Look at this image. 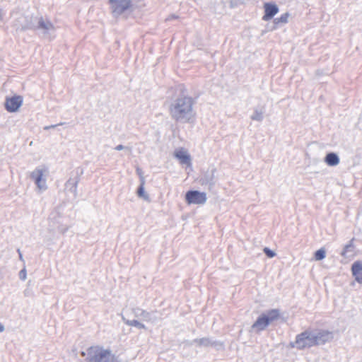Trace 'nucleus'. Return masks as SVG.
I'll return each instance as SVG.
<instances>
[{"label":"nucleus","instance_id":"1","mask_svg":"<svg viewBox=\"0 0 362 362\" xmlns=\"http://www.w3.org/2000/svg\"><path fill=\"white\" fill-rule=\"evenodd\" d=\"M82 356H86L87 362H117V358L110 349L102 346L95 345L81 352Z\"/></svg>","mask_w":362,"mask_h":362},{"label":"nucleus","instance_id":"2","mask_svg":"<svg viewBox=\"0 0 362 362\" xmlns=\"http://www.w3.org/2000/svg\"><path fill=\"white\" fill-rule=\"evenodd\" d=\"M194 100L191 97L182 96L177 98L170 107L172 117L178 121L192 111Z\"/></svg>","mask_w":362,"mask_h":362},{"label":"nucleus","instance_id":"3","mask_svg":"<svg viewBox=\"0 0 362 362\" xmlns=\"http://www.w3.org/2000/svg\"><path fill=\"white\" fill-rule=\"evenodd\" d=\"M279 317V312L278 310H270L266 314L261 315L253 324L252 327L258 331L264 330L272 322Z\"/></svg>","mask_w":362,"mask_h":362},{"label":"nucleus","instance_id":"4","mask_svg":"<svg viewBox=\"0 0 362 362\" xmlns=\"http://www.w3.org/2000/svg\"><path fill=\"white\" fill-rule=\"evenodd\" d=\"M112 13L115 16H119L132 9L133 6L132 0H109Z\"/></svg>","mask_w":362,"mask_h":362},{"label":"nucleus","instance_id":"5","mask_svg":"<svg viewBox=\"0 0 362 362\" xmlns=\"http://www.w3.org/2000/svg\"><path fill=\"white\" fill-rule=\"evenodd\" d=\"M295 344L298 349H303L316 345V339L310 332H304L296 337Z\"/></svg>","mask_w":362,"mask_h":362},{"label":"nucleus","instance_id":"6","mask_svg":"<svg viewBox=\"0 0 362 362\" xmlns=\"http://www.w3.org/2000/svg\"><path fill=\"white\" fill-rule=\"evenodd\" d=\"M207 197L205 192L197 190H189L185 194V200L188 204L202 205L206 202Z\"/></svg>","mask_w":362,"mask_h":362},{"label":"nucleus","instance_id":"7","mask_svg":"<svg viewBox=\"0 0 362 362\" xmlns=\"http://www.w3.org/2000/svg\"><path fill=\"white\" fill-rule=\"evenodd\" d=\"M23 104V98L15 95L7 98L5 101V108L9 112H16Z\"/></svg>","mask_w":362,"mask_h":362},{"label":"nucleus","instance_id":"8","mask_svg":"<svg viewBox=\"0 0 362 362\" xmlns=\"http://www.w3.org/2000/svg\"><path fill=\"white\" fill-rule=\"evenodd\" d=\"M264 8V15L262 17V20L264 21L271 20L279 12L277 6L272 3H265Z\"/></svg>","mask_w":362,"mask_h":362},{"label":"nucleus","instance_id":"9","mask_svg":"<svg viewBox=\"0 0 362 362\" xmlns=\"http://www.w3.org/2000/svg\"><path fill=\"white\" fill-rule=\"evenodd\" d=\"M351 272L356 281L360 284H362V262H354L351 267Z\"/></svg>","mask_w":362,"mask_h":362},{"label":"nucleus","instance_id":"10","mask_svg":"<svg viewBox=\"0 0 362 362\" xmlns=\"http://www.w3.org/2000/svg\"><path fill=\"white\" fill-rule=\"evenodd\" d=\"M44 171L42 169H36L33 173L32 177L35 179V183L39 189H43L45 186V180L43 179Z\"/></svg>","mask_w":362,"mask_h":362},{"label":"nucleus","instance_id":"11","mask_svg":"<svg viewBox=\"0 0 362 362\" xmlns=\"http://www.w3.org/2000/svg\"><path fill=\"white\" fill-rule=\"evenodd\" d=\"M175 156L180 160V163L190 165V157L183 148L176 150Z\"/></svg>","mask_w":362,"mask_h":362},{"label":"nucleus","instance_id":"12","mask_svg":"<svg viewBox=\"0 0 362 362\" xmlns=\"http://www.w3.org/2000/svg\"><path fill=\"white\" fill-rule=\"evenodd\" d=\"M330 335L331 333L325 330L320 331L316 335H313V338L316 339V345L327 341L329 339Z\"/></svg>","mask_w":362,"mask_h":362},{"label":"nucleus","instance_id":"13","mask_svg":"<svg viewBox=\"0 0 362 362\" xmlns=\"http://www.w3.org/2000/svg\"><path fill=\"white\" fill-rule=\"evenodd\" d=\"M325 162L327 165L334 166L339 163V159L335 153H329L325 157Z\"/></svg>","mask_w":362,"mask_h":362},{"label":"nucleus","instance_id":"14","mask_svg":"<svg viewBox=\"0 0 362 362\" xmlns=\"http://www.w3.org/2000/svg\"><path fill=\"white\" fill-rule=\"evenodd\" d=\"M315 260H322L325 257V250L324 248H320L317 250L314 255Z\"/></svg>","mask_w":362,"mask_h":362},{"label":"nucleus","instance_id":"15","mask_svg":"<svg viewBox=\"0 0 362 362\" xmlns=\"http://www.w3.org/2000/svg\"><path fill=\"white\" fill-rule=\"evenodd\" d=\"M288 13H284L282 14L279 18L276 19V23H286L288 21Z\"/></svg>","mask_w":362,"mask_h":362},{"label":"nucleus","instance_id":"16","mask_svg":"<svg viewBox=\"0 0 362 362\" xmlns=\"http://www.w3.org/2000/svg\"><path fill=\"white\" fill-rule=\"evenodd\" d=\"M39 24L41 28H45V29H49V28H51L52 26V25L50 22L47 21L46 23L43 20H41L39 22Z\"/></svg>","mask_w":362,"mask_h":362},{"label":"nucleus","instance_id":"17","mask_svg":"<svg viewBox=\"0 0 362 362\" xmlns=\"http://www.w3.org/2000/svg\"><path fill=\"white\" fill-rule=\"evenodd\" d=\"M263 251L265 253V255L269 258L274 257L275 256V252L272 251L268 247H264Z\"/></svg>","mask_w":362,"mask_h":362},{"label":"nucleus","instance_id":"18","mask_svg":"<svg viewBox=\"0 0 362 362\" xmlns=\"http://www.w3.org/2000/svg\"><path fill=\"white\" fill-rule=\"evenodd\" d=\"M130 325L132 326H134V327H137L139 328H145V326L140 323L139 321H136V320H133L130 323H129Z\"/></svg>","mask_w":362,"mask_h":362},{"label":"nucleus","instance_id":"19","mask_svg":"<svg viewBox=\"0 0 362 362\" xmlns=\"http://www.w3.org/2000/svg\"><path fill=\"white\" fill-rule=\"evenodd\" d=\"M144 189L143 185H141V186H140V187L138 189V194H139V196L143 197L144 196Z\"/></svg>","mask_w":362,"mask_h":362},{"label":"nucleus","instance_id":"20","mask_svg":"<svg viewBox=\"0 0 362 362\" xmlns=\"http://www.w3.org/2000/svg\"><path fill=\"white\" fill-rule=\"evenodd\" d=\"M115 148L117 150H122L123 148V146L122 145H119Z\"/></svg>","mask_w":362,"mask_h":362},{"label":"nucleus","instance_id":"21","mask_svg":"<svg viewBox=\"0 0 362 362\" xmlns=\"http://www.w3.org/2000/svg\"><path fill=\"white\" fill-rule=\"evenodd\" d=\"M4 329V326L0 323V332H3Z\"/></svg>","mask_w":362,"mask_h":362}]
</instances>
